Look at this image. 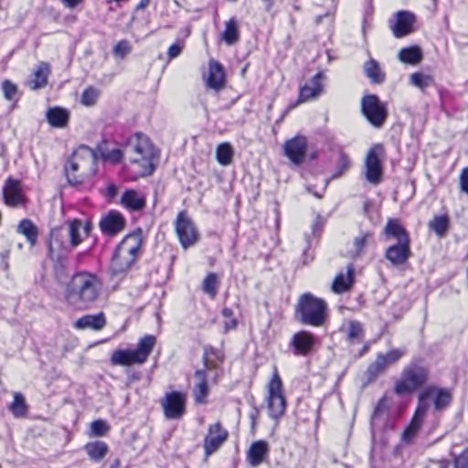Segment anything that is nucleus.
Returning <instances> with one entry per match:
<instances>
[{
	"mask_svg": "<svg viewBox=\"0 0 468 468\" xmlns=\"http://www.w3.org/2000/svg\"><path fill=\"white\" fill-rule=\"evenodd\" d=\"M128 158L135 176L153 174L159 152L151 140L141 133L131 135L126 142Z\"/></svg>",
	"mask_w": 468,
	"mask_h": 468,
	"instance_id": "obj_1",
	"label": "nucleus"
},
{
	"mask_svg": "<svg viewBox=\"0 0 468 468\" xmlns=\"http://www.w3.org/2000/svg\"><path fill=\"white\" fill-rule=\"evenodd\" d=\"M102 282L99 277L90 272L74 274L65 292L69 304L78 308H87L99 298Z\"/></svg>",
	"mask_w": 468,
	"mask_h": 468,
	"instance_id": "obj_2",
	"label": "nucleus"
},
{
	"mask_svg": "<svg viewBox=\"0 0 468 468\" xmlns=\"http://www.w3.org/2000/svg\"><path fill=\"white\" fill-rule=\"evenodd\" d=\"M141 246L140 237L136 234L126 236L116 248L110 265L112 276H122L136 260Z\"/></svg>",
	"mask_w": 468,
	"mask_h": 468,
	"instance_id": "obj_3",
	"label": "nucleus"
},
{
	"mask_svg": "<svg viewBox=\"0 0 468 468\" xmlns=\"http://www.w3.org/2000/svg\"><path fill=\"white\" fill-rule=\"evenodd\" d=\"M95 154L88 147L80 148L65 165L68 181L72 185L82 183L94 174Z\"/></svg>",
	"mask_w": 468,
	"mask_h": 468,
	"instance_id": "obj_4",
	"label": "nucleus"
},
{
	"mask_svg": "<svg viewBox=\"0 0 468 468\" xmlns=\"http://www.w3.org/2000/svg\"><path fill=\"white\" fill-rule=\"evenodd\" d=\"M296 315L304 324L323 326L327 320V305L323 299L305 293L298 301Z\"/></svg>",
	"mask_w": 468,
	"mask_h": 468,
	"instance_id": "obj_5",
	"label": "nucleus"
},
{
	"mask_svg": "<svg viewBox=\"0 0 468 468\" xmlns=\"http://www.w3.org/2000/svg\"><path fill=\"white\" fill-rule=\"evenodd\" d=\"M156 343L154 335H146L140 338L135 349H116L112 353L113 366L130 367L142 365L148 359Z\"/></svg>",
	"mask_w": 468,
	"mask_h": 468,
	"instance_id": "obj_6",
	"label": "nucleus"
},
{
	"mask_svg": "<svg viewBox=\"0 0 468 468\" xmlns=\"http://www.w3.org/2000/svg\"><path fill=\"white\" fill-rule=\"evenodd\" d=\"M428 379L427 369L421 366L410 365L403 368L400 378L395 383L397 395L411 394L422 387Z\"/></svg>",
	"mask_w": 468,
	"mask_h": 468,
	"instance_id": "obj_7",
	"label": "nucleus"
},
{
	"mask_svg": "<svg viewBox=\"0 0 468 468\" xmlns=\"http://www.w3.org/2000/svg\"><path fill=\"white\" fill-rule=\"evenodd\" d=\"M267 392L269 415L271 419L278 420L285 411L286 400L282 390V380L276 369H274L267 385Z\"/></svg>",
	"mask_w": 468,
	"mask_h": 468,
	"instance_id": "obj_8",
	"label": "nucleus"
},
{
	"mask_svg": "<svg viewBox=\"0 0 468 468\" xmlns=\"http://www.w3.org/2000/svg\"><path fill=\"white\" fill-rule=\"evenodd\" d=\"M385 151L380 144H374L367 153L365 158V177L373 185H378L382 180V159Z\"/></svg>",
	"mask_w": 468,
	"mask_h": 468,
	"instance_id": "obj_9",
	"label": "nucleus"
},
{
	"mask_svg": "<svg viewBox=\"0 0 468 468\" xmlns=\"http://www.w3.org/2000/svg\"><path fill=\"white\" fill-rule=\"evenodd\" d=\"M175 230L181 246L186 250L193 247L199 239V233L185 211H180L175 220Z\"/></svg>",
	"mask_w": 468,
	"mask_h": 468,
	"instance_id": "obj_10",
	"label": "nucleus"
},
{
	"mask_svg": "<svg viewBox=\"0 0 468 468\" xmlns=\"http://www.w3.org/2000/svg\"><path fill=\"white\" fill-rule=\"evenodd\" d=\"M362 112L366 119L375 127H380L387 118V110L376 95H367L361 101Z\"/></svg>",
	"mask_w": 468,
	"mask_h": 468,
	"instance_id": "obj_11",
	"label": "nucleus"
},
{
	"mask_svg": "<svg viewBox=\"0 0 468 468\" xmlns=\"http://www.w3.org/2000/svg\"><path fill=\"white\" fill-rule=\"evenodd\" d=\"M433 399L434 407L440 410L446 408L452 401V394L449 390L436 388L434 386L427 387L419 394V404L425 406V412L429 409L428 400Z\"/></svg>",
	"mask_w": 468,
	"mask_h": 468,
	"instance_id": "obj_12",
	"label": "nucleus"
},
{
	"mask_svg": "<svg viewBox=\"0 0 468 468\" xmlns=\"http://www.w3.org/2000/svg\"><path fill=\"white\" fill-rule=\"evenodd\" d=\"M186 394L178 391L166 393L162 407L166 419L176 420L183 416L186 410Z\"/></svg>",
	"mask_w": 468,
	"mask_h": 468,
	"instance_id": "obj_13",
	"label": "nucleus"
},
{
	"mask_svg": "<svg viewBox=\"0 0 468 468\" xmlns=\"http://www.w3.org/2000/svg\"><path fill=\"white\" fill-rule=\"evenodd\" d=\"M229 432L220 422L211 424L207 428V435L204 438L203 448L207 456L211 455L227 441Z\"/></svg>",
	"mask_w": 468,
	"mask_h": 468,
	"instance_id": "obj_14",
	"label": "nucleus"
},
{
	"mask_svg": "<svg viewBox=\"0 0 468 468\" xmlns=\"http://www.w3.org/2000/svg\"><path fill=\"white\" fill-rule=\"evenodd\" d=\"M404 354L403 349H392L386 354H378L376 360L367 368L370 378H375L383 373L388 367L397 363Z\"/></svg>",
	"mask_w": 468,
	"mask_h": 468,
	"instance_id": "obj_15",
	"label": "nucleus"
},
{
	"mask_svg": "<svg viewBox=\"0 0 468 468\" xmlns=\"http://www.w3.org/2000/svg\"><path fill=\"white\" fill-rule=\"evenodd\" d=\"M205 370H197L195 373L196 384L193 388V396L196 403L206 404L207 397L208 395L207 379L212 378L216 383L218 378V374L216 373L213 376L210 375V368L206 365Z\"/></svg>",
	"mask_w": 468,
	"mask_h": 468,
	"instance_id": "obj_16",
	"label": "nucleus"
},
{
	"mask_svg": "<svg viewBox=\"0 0 468 468\" xmlns=\"http://www.w3.org/2000/svg\"><path fill=\"white\" fill-rule=\"evenodd\" d=\"M307 143L303 136L297 135L292 139L287 140L283 144V154L293 164L299 165L303 162Z\"/></svg>",
	"mask_w": 468,
	"mask_h": 468,
	"instance_id": "obj_17",
	"label": "nucleus"
},
{
	"mask_svg": "<svg viewBox=\"0 0 468 468\" xmlns=\"http://www.w3.org/2000/svg\"><path fill=\"white\" fill-rule=\"evenodd\" d=\"M325 76L319 72L310 79L299 91L298 101L305 102L318 98L324 92Z\"/></svg>",
	"mask_w": 468,
	"mask_h": 468,
	"instance_id": "obj_18",
	"label": "nucleus"
},
{
	"mask_svg": "<svg viewBox=\"0 0 468 468\" xmlns=\"http://www.w3.org/2000/svg\"><path fill=\"white\" fill-rule=\"evenodd\" d=\"M425 406L418 405L413 417L401 434V440L405 443H410L417 436L426 418Z\"/></svg>",
	"mask_w": 468,
	"mask_h": 468,
	"instance_id": "obj_19",
	"label": "nucleus"
},
{
	"mask_svg": "<svg viewBox=\"0 0 468 468\" xmlns=\"http://www.w3.org/2000/svg\"><path fill=\"white\" fill-rule=\"evenodd\" d=\"M414 21L415 17L410 12H398L395 23L391 26L394 36L396 37H402L409 35L413 29Z\"/></svg>",
	"mask_w": 468,
	"mask_h": 468,
	"instance_id": "obj_20",
	"label": "nucleus"
},
{
	"mask_svg": "<svg viewBox=\"0 0 468 468\" xmlns=\"http://www.w3.org/2000/svg\"><path fill=\"white\" fill-rule=\"evenodd\" d=\"M315 344L314 336L305 331L296 333L292 338V345L296 355L305 356L314 349Z\"/></svg>",
	"mask_w": 468,
	"mask_h": 468,
	"instance_id": "obj_21",
	"label": "nucleus"
},
{
	"mask_svg": "<svg viewBox=\"0 0 468 468\" xmlns=\"http://www.w3.org/2000/svg\"><path fill=\"white\" fill-rule=\"evenodd\" d=\"M206 84L208 88L218 91L225 85V73L222 65L211 59L209 61L208 74L206 79Z\"/></svg>",
	"mask_w": 468,
	"mask_h": 468,
	"instance_id": "obj_22",
	"label": "nucleus"
},
{
	"mask_svg": "<svg viewBox=\"0 0 468 468\" xmlns=\"http://www.w3.org/2000/svg\"><path fill=\"white\" fill-rule=\"evenodd\" d=\"M269 452V444L265 441H254L247 451V462L250 465L256 467L261 464Z\"/></svg>",
	"mask_w": 468,
	"mask_h": 468,
	"instance_id": "obj_23",
	"label": "nucleus"
},
{
	"mask_svg": "<svg viewBox=\"0 0 468 468\" xmlns=\"http://www.w3.org/2000/svg\"><path fill=\"white\" fill-rule=\"evenodd\" d=\"M397 242L386 250L385 256L394 265L404 263L410 257V242Z\"/></svg>",
	"mask_w": 468,
	"mask_h": 468,
	"instance_id": "obj_24",
	"label": "nucleus"
},
{
	"mask_svg": "<svg viewBox=\"0 0 468 468\" xmlns=\"http://www.w3.org/2000/svg\"><path fill=\"white\" fill-rule=\"evenodd\" d=\"M106 324L105 316L102 313L97 314H86L74 322V327L79 330L91 329L101 330Z\"/></svg>",
	"mask_w": 468,
	"mask_h": 468,
	"instance_id": "obj_25",
	"label": "nucleus"
},
{
	"mask_svg": "<svg viewBox=\"0 0 468 468\" xmlns=\"http://www.w3.org/2000/svg\"><path fill=\"white\" fill-rule=\"evenodd\" d=\"M46 119L48 123L53 128H65L69 122V112L61 107H50L47 110Z\"/></svg>",
	"mask_w": 468,
	"mask_h": 468,
	"instance_id": "obj_26",
	"label": "nucleus"
},
{
	"mask_svg": "<svg viewBox=\"0 0 468 468\" xmlns=\"http://www.w3.org/2000/svg\"><path fill=\"white\" fill-rule=\"evenodd\" d=\"M68 235L69 238V247H77L82 240L83 235H87L89 232L88 224H83L79 219H73L68 222Z\"/></svg>",
	"mask_w": 468,
	"mask_h": 468,
	"instance_id": "obj_27",
	"label": "nucleus"
},
{
	"mask_svg": "<svg viewBox=\"0 0 468 468\" xmlns=\"http://www.w3.org/2000/svg\"><path fill=\"white\" fill-rule=\"evenodd\" d=\"M121 204L129 210H141L145 206V197L136 190L128 189L122 193Z\"/></svg>",
	"mask_w": 468,
	"mask_h": 468,
	"instance_id": "obj_28",
	"label": "nucleus"
},
{
	"mask_svg": "<svg viewBox=\"0 0 468 468\" xmlns=\"http://www.w3.org/2000/svg\"><path fill=\"white\" fill-rule=\"evenodd\" d=\"M353 282L354 268L348 265L346 272L341 271L335 276L332 283V291L335 293H343L351 288Z\"/></svg>",
	"mask_w": 468,
	"mask_h": 468,
	"instance_id": "obj_29",
	"label": "nucleus"
},
{
	"mask_svg": "<svg viewBox=\"0 0 468 468\" xmlns=\"http://www.w3.org/2000/svg\"><path fill=\"white\" fill-rule=\"evenodd\" d=\"M4 198L7 206L16 207L23 202V197L20 191L19 183L13 179H8L4 187Z\"/></svg>",
	"mask_w": 468,
	"mask_h": 468,
	"instance_id": "obj_30",
	"label": "nucleus"
},
{
	"mask_svg": "<svg viewBox=\"0 0 468 468\" xmlns=\"http://www.w3.org/2000/svg\"><path fill=\"white\" fill-rule=\"evenodd\" d=\"M13 400L7 405L8 410L16 419L25 418L28 413V405L25 396L18 391L12 393Z\"/></svg>",
	"mask_w": 468,
	"mask_h": 468,
	"instance_id": "obj_31",
	"label": "nucleus"
},
{
	"mask_svg": "<svg viewBox=\"0 0 468 468\" xmlns=\"http://www.w3.org/2000/svg\"><path fill=\"white\" fill-rule=\"evenodd\" d=\"M221 40L228 46L236 44L239 39V23L235 17L225 22L224 30L220 35Z\"/></svg>",
	"mask_w": 468,
	"mask_h": 468,
	"instance_id": "obj_32",
	"label": "nucleus"
},
{
	"mask_svg": "<svg viewBox=\"0 0 468 468\" xmlns=\"http://www.w3.org/2000/svg\"><path fill=\"white\" fill-rule=\"evenodd\" d=\"M49 73V66L48 63H40L37 69L33 72L32 78L27 80V85L29 89L35 90L44 87L47 84L48 75Z\"/></svg>",
	"mask_w": 468,
	"mask_h": 468,
	"instance_id": "obj_33",
	"label": "nucleus"
},
{
	"mask_svg": "<svg viewBox=\"0 0 468 468\" xmlns=\"http://www.w3.org/2000/svg\"><path fill=\"white\" fill-rule=\"evenodd\" d=\"M101 229L104 233L114 235L123 229V218L117 213H110L101 221Z\"/></svg>",
	"mask_w": 468,
	"mask_h": 468,
	"instance_id": "obj_34",
	"label": "nucleus"
},
{
	"mask_svg": "<svg viewBox=\"0 0 468 468\" xmlns=\"http://www.w3.org/2000/svg\"><path fill=\"white\" fill-rule=\"evenodd\" d=\"M384 234L387 239L395 238L398 242H404L406 239L410 242V239L406 229L400 225L397 219H389L384 229Z\"/></svg>",
	"mask_w": 468,
	"mask_h": 468,
	"instance_id": "obj_35",
	"label": "nucleus"
},
{
	"mask_svg": "<svg viewBox=\"0 0 468 468\" xmlns=\"http://www.w3.org/2000/svg\"><path fill=\"white\" fill-rule=\"evenodd\" d=\"M89 458L93 462L101 461L108 453V445L101 441H90L84 446Z\"/></svg>",
	"mask_w": 468,
	"mask_h": 468,
	"instance_id": "obj_36",
	"label": "nucleus"
},
{
	"mask_svg": "<svg viewBox=\"0 0 468 468\" xmlns=\"http://www.w3.org/2000/svg\"><path fill=\"white\" fill-rule=\"evenodd\" d=\"M95 160L100 159L104 162H109L112 164H117L122 161L123 157L122 151L119 148H108L106 146L101 145L97 148V151L94 152Z\"/></svg>",
	"mask_w": 468,
	"mask_h": 468,
	"instance_id": "obj_37",
	"label": "nucleus"
},
{
	"mask_svg": "<svg viewBox=\"0 0 468 468\" xmlns=\"http://www.w3.org/2000/svg\"><path fill=\"white\" fill-rule=\"evenodd\" d=\"M363 69L366 76L371 80V82L379 84L385 80V74L381 70L378 62L375 59L370 58L366 61Z\"/></svg>",
	"mask_w": 468,
	"mask_h": 468,
	"instance_id": "obj_38",
	"label": "nucleus"
},
{
	"mask_svg": "<svg viewBox=\"0 0 468 468\" xmlns=\"http://www.w3.org/2000/svg\"><path fill=\"white\" fill-rule=\"evenodd\" d=\"M398 58L403 63L417 65L422 58V52L417 46L408 47L399 50Z\"/></svg>",
	"mask_w": 468,
	"mask_h": 468,
	"instance_id": "obj_39",
	"label": "nucleus"
},
{
	"mask_svg": "<svg viewBox=\"0 0 468 468\" xmlns=\"http://www.w3.org/2000/svg\"><path fill=\"white\" fill-rule=\"evenodd\" d=\"M373 234L370 231L360 233L354 239V249L349 252L351 257H358L365 252L367 247L372 242Z\"/></svg>",
	"mask_w": 468,
	"mask_h": 468,
	"instance_id": "obj_40",
	"label": "nucleus"
},
{
	"mask_svg": "<svg viewBox=\"0 0 468 468\" xmlns=\"http://www.w3.org/2000/svg\"><path fill=\"white\" fill-rule=\"evenodd\" d=\"M234 150L230 144L221 143L216 149V159L224 166L229 165L232 163Z\"/></svg>",
	"mask_w": 468,
	"mask_h": 468,
	"instance_id": "obj_41",
	"label": "nucleus"
},
{
	"mask_svg": "<svg viewBox=\"0 0 468 468\" xmlns=\"http://www.w3.org/2000/svg\"><path fill=\"white\" fill-rule=\"evenodd\" d=\"M17 231L27 238L31 246L36 244L38 231L37 228L31 220H21L17 227Z\"/></svg>",
	"mask_w": 468,
	"mask_h": 468,
	"instance_id": "obj_42",
	"label": "nucleus"
},
{
	"mask_svg": "<svg viewBox=\"0 0 468 468\" xmlns=\"http://www.w3.org/2000/svg\"><path fill=\"white\" fill-rule=\"evenodd\" d=\"M48 248L51 253H62L71 249L69 243L62 241L61 235L57 230L51 232Z\"/></svg>",
	"mask_w": 468,
	"mask_h": 468,
	"instance_id": "obj_43",
	"label": "nucleus"
},
{
	"mask_svg": "<svg viewBox=\"0 0 468 468\" xmlns=\"http://www.w3.org/2000/svg\"><path fill=\"white\" fill-rule=\"evenodd\" d=\"M342 330L346 334L347 339L351 342L358 341L363 337V327L359 322L349 321L343 325Z\"/></svg>",
	"mask_w": 468,
	"mask_h": 468,
	"instance_id": "obj_44",
	"label": "nucleus"
},
{
	"mask_svg": "<svg viewBox=\"0 0 468 468\" xmlns=\"http://www.w3.org/2000/svg\"><path fill=\"white\" fill-rule=\"evenodd\" d=\"M410 82L412 86L424 90L433 84V78L422 72H414L410 76Z\"/></svg>",
	"mask_w": 468,
	"mask_h": 468,
	"instance_id": "obj_45",
	"label": "nucleus"
},
{
	"mask_svg": "<svg viewBox=\"0 0 468 468\" xmlns=\"http://www.w3.org/2000/svg\"><path fill=\"white\" fill-rule=\"evenodd\" d=\"M430 229L438 236L442 237L448 229L449 221L446 216L435 217L429 224Z\"/></svg>",
	"mask_w": 468,
	"mask_h": 468,
	"instance_id": "obj_46",
	"label": "nucleus"
},
{
	"mask_svg": "<svg viewBox=\"0 0 468 468\" xmlns=\"http://www.w3.org/2000/svg\"><path fill=\"white\" fill-rule=\"evenodd\" d=\"M218 281L215 273H209L204 280L202 288L203 291L210 297H215L218 291Z\"/></svg>",
	"mask_w": 468,
	"mask_h": 468,
	"instance_id": "obj_47",
	"label": "nucleus"
},
{
	"mask_svg": "<svg viewBox=\"0 0 468 468\" xmlns=\"http://www.w3.org/2000/svg\"><path fill=\"white\" fill-rule=\"evenodd\" d=\"M109 431V426L105 420H97L90 425V436L101 437L104 436Z\"/></svg>",
	"mask_w": 468,
	"mask_h": 468,
	"instance_id": "obj_48",
	"label": "nucleus"
},
{
	"mask_svg": "<svg viewBox=\"0 0 468 468\" xmlns=\"http://www.w3.org/2000/svg\"><path fill=\"white\" fill-rule=\"evenodd\" d=\"M388 410V400L386 397L381 398L373 411L371 421L373 425H377L380 417Z\"/></svg>",
	"mask_w": 468,
	"mask_h": 468,
	"instance_id": "obj_49",
	"label": "nucleus"
},
{
	"mask_svg": "<svg viewBox=\"0 0 468 468\" xmlns=\"http://www.w3.org/2000/svg\"><path fill=\"white\" fill-rule=\"evenodd\" d=\"M2 92L6 101H15L18 90L16 84L5 80L2 82Z\"/></svg>",
	"mask_w": 468,
	"mask_h": 468,
	"instance_id": "obj_50",
	"label": "nucleus"
},
{
	"mask_svg": "<svg viewBox=\"0 0 468 468\" xmlns=\"http://www.w3.org/2000/svg\"><path fill=\"white\" fill-rule=\"evenodd\" d=\"M99 97V90L90 87L86 89L81 95V103L85 106H92L95 104Z\"/></svg>",
	"mask_w": 468,
	"mask_h": 468,
	"instance_id": "obj_51",
	"label": "nucleus"
},
{
	"mask_svg": "<svg viewBox=\"0 0 468 468\" xmlns=\"http://www.w3.org/2000/svg\"><path fill=\"white\" fill-rule=\"evenodd\" d=\"M222 315L225 318L224 321V329L225 332L234 330L237 327L238 322L235 317H233V312L230 308H224L222 310Z\"/></svg>",
	"mask_w": 468,
	"mask_h": 468,
	"instance_id": "obj_52",
	"label": "nucleus"
},
{
	"mask_svg": "<svg viewBox=\"0 0 468 468\" xmlns=\"http://www.w3.org/2000/svg\"><path fill=\"white\" fill-rule=\"evenodd\" d=\"M452 468H468V449L459 455L453 456Z\"/></svg>",
	"mask_w": 468,
	"mask_h": 468,
	"instance_id": "obj_53",
	"label": "nucleus"
},
{
	"mask_svg": "<svg viewBox=\"0 0 468 468\" xmlns=\"http://www.w3.org/2000/svg\"><path fill=\"white\" fill-rule=\"evenodd\" d=\"M131 52V46L125 40L118 42L113 48V54L120 58H124Z\"/></svg>",
	"mask_w": 468,
	"mask_h": 468,
	"instance_id": "obj_54",
	"label": "nucleus"
},
{
	"mask_svg": "<svg viewBox=\"0 0 468 468\" xmlns=\"http://www.w3.org/2000/svg\"><path fill=\"white\" fill-rule=\"evenodd\" d=\"M350 165V160L348 158V156L341 152L339 154V156H338V161H337V174L338 175H341L343 174L345 171H346L348 169Z\"/></svg>",
	"mask_w": 468,
	"mask_h": 468,
	"instance_id": "obj_55",
	"label": "nucleus"
},
{
	"mask_svg": "<svg viewBox=\"0 0 468 468\" xmlns=\"http://www.w3.org/2000/svg\"><path fill=\"white\" fill-rule=\"evenodd\" d=\"M460 186L463 192L468 194V167L463 169L460 175Z\"/></svg>",
	"mask_w": 468,
	"mask_h": 468,
	"instance_id": "obj_56",
	"label": "nucleus"
},
{
	"mask_svg": "<svg viewBox=\"0 0 468 468\" xmlns=\"http://www.w3.org/2000/svg\"><path fill=\"white\" fill-rule=\"evenodd\" d=\"M182 46L179 44H173L167 50V57L169 59L177 58L182 52Z\"/></svg>",
	"mask_w": 468,
	"mask_h": 468,
	"instance_id": "obj_57",
	"label": "nucleus"
},
{
	"mask_svg": "<svg viewBox=\"0 0 468 468\" xmlns=\"http://www.w3.org/2000/svg\"><path fill=\"white\" fill-rule=\"evenodd\" d=\"M61 2L66 7L72 9L80 5L83 0H61Z\"/></svg>",
	"mask_w": 468,
	"mask_h": 468,
	"instance_id": "obj_58",
	"label": "nucleus"
},
{
	"mask_svg": "<svg viewBox=\"0 0 468 468\" xmlns=\"http://www.w3.org/2000/svg\"><path fill=\"white\" fill-rule=\"evenodd\" d=\"M438 464H439L438 468H452V463L449 460L440 461Z\"/></svg>",
	"mask_w": 468,
	"mask_h": 468,
	"instance_id": "obj_59",
	"label": "nucleus"
},
{
	"mask_svg": "<svg viewBox=\"0 0 468 468\" xmlns=\"http://www.w3.org/2000/svg\"><path fill=\"white\" fill-rule=\"evenodd\" d=\"M108 195L113 197L117 192V187L115 185H109L107 187Z\"/></svg>",
	"mask_w": 468,
	"mask_h": 468,
	"instance_id": "obj_60",
	"label": "nucleus"
},
{
	"mask_svg": "<svg viewBox=\"0 0 468 468\" xmlns=\"http://www.w3.org/2000/svg\"><path fill=\"white\" fill-rule=\"evenodd\" d=\"M306 188H307V191L312 193L315 197H317V198H321L322 197V193H319V192H316V191H313L311 186H307Z\"/></svg>",
	"mask_w": 468,
	"mask_h": 468,
	"instance_id": "obj_61",
	"label": "nucleus"
},
{
	"mask_svg": "<svg viewBox=\"0 0 468 468\" xmlns=\"http://www.w3.org/2000/svg\"><path fill=\"white\" fill-rule=\"evenodd\" d=\"M121 466V462L120 460L116 459L113 461V463L111 464V466L109 468H120Z\"/></svg>",
	"mask_w": 468,
	"mask_h": 468,
	"instance_id": "obj_62",
	"label": "nucleus"
},
{
	"mask_svg": "<svg viewBox=\"0 0 468 468\" xmlns=\"http://www.w3.org/2000/svg\"><path fill=\"white\" fill-rule=\"evenodd\" d=\"M148 4V0H145V1H142L139 5H138V8H144L146 5Z\"/></svg>",
	"mask_w": 468,
	"mask_h": 468,
	"instance_id": "obj_63",
	"label": "nucleus"
}]
</instances>
